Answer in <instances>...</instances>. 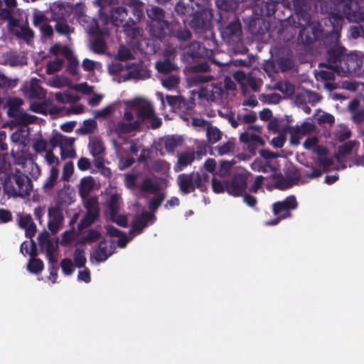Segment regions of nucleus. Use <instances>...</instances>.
<instances>
[{
  "label": "nucleus",
  "mask_w": 364,
  "mask_h": 364,
  "mask_svg": "<svg viewBox=\"0 0 364 364\" xmlns=\"http://www.w3.org/2000/svg\"><path fill=\"white\" fill-rule=\"evenodd\" d=\"M124 105L122 119L109 128L111 134L119 137L139 127L144 122L155 129L161 124V119L156 117L151 105L144 98L136 97L122 102Z\"/></svg>",
  "instance_id": "1"
},
{
  "label": "nucleus",
  "mask_w": 364,
  "mask_h": 364,
  "mask_svg": "<svg viewBox=\"0 0 364 364\" xmlns=\"http://www.w3.org/2000/svg\"><path fill=\"white\" fill-rule=\"evenodd\" d=\"M146 14L150 19V33L154 37L163 38L168 36L179 41H186L191 38L189 31L182 28L177 23H168L166 13L161 8L153 6L146 9Z\"/></svg>",
  "instance_id": "2"
},
{
  "label": "nucleus",
  "mask_w": 364,
  "mask_h": 364,
  "mask_svg": "<svg viewBox=\"0 0 364 364\" xmlns=\"http://www.w3.org/2000/svg\"><path fill=\"white\" fill-rule=\"evenodd\" d=\"M119 62L112 63L109 71L118 76V82L130 80H144L149 77V70L143 63H128L126 60L133 58V54L129 48L120 46L118 51Z\"/></svg>",
  "instance_id": "3"
},
{
  "label": "nucleus",
  "mask_w": 364,
  "mask_h": 364,
  "mask_svg": "<svg viewBox=\"0 0 364 364\" xmlns=\"http://www.w3.org/2000/svg\"><path fill=\"white\" fill-rule=\"evenodd\" d=\"M311 4L308 1L294 0V10L299 22L298 26L301 28L299 36L301 41L305 43H309L313 40L319 38L322 33L321 25L318 22H311V16L309 11Z\"/></svg>",
  "instance_id": "4"
},
{
  "label": "nucleus",
  "mask_w": 364,
  "mask_h": 364,
  "mask_svg": "<svg viewBox=\"0 0 364 364\" xmlns=\"http://www.w3.org/2000/svg\"><path fill=\"white\" fill-rule=\"evenodd\" d=\"M95 181L92 176L81 178L79 184V194L83 200V204L86 209V214L81 220L80 228H87L93 223L100 214V207L97 198H88L89 194L93 190Z\"/></svg>",
  "instance_id": "5"
},
{
  "label": "nucleus",
  "mask_w": 364,
  "mask_h": 364,
  "mask_svg": "<svg viewBox=\"0 0 364 364\" xmlns=\"http://www.w3.org/2000/svg\"><path fill=\"white\" fill-rule=\"evenodd\" d=\"M343 51V48L338 47L328 52L327 58L332 63H335L332 67L336 69L338 75L356 73L363 65L361 54L358 52H351L344 55Z\"/></svg>",
  "instance_id": "6"
},
{
  "label": "nucleus",
  "mask_w": 364,
  "mask_h": 364,
  "mask_svg": "<svg viewBox=\"0 0 364 364\" xmlns=\"http://www.w3.org/2000/svg\"><path fill=\"white\" fill-rule=\"evenodd\" d=\"M154 220V214L144 212L140 215H136L132 222V230L129 231V235L122 233L114 227L107 226L106 230L107 233L113 237L112 242L117 243L119 247L123 248L135 235L139 234L144 228L149 224L152 223Z\"/></svg>",
  "instance_id": "7"
},
{
  "label": "nucleus",
  "mask_w": 364,
  "mask_h": 364,
  "mask_svg": "<svg viewBox=\"0 0 364 364\" xmlns=\"http://www.w3.org/2000/svg\"><path fill=\"white\" fill-rule=\"evenodd\" d=\"M5 191L13 197L28 196L32 190L30 179L21 172H16L9 177L4 186Z\"/></svg>",
  "instance_id": "8"
},
{
  "label": "nucleus",
  "mask_w": 364,
  "mask_h": 364,
  "mask_svg": "<svg viewBox=\"0 0 364 364\" xmlns=\"http://www.w3.org/2000/svg\"><path fill=\"white\" fill-rule=\"evenodd\" d=\"M75 142L74 137L65 136L59 132H53L49 139V143L53 148H59L60 158L63 160L77 156Z\"/></svg>",
  "instance_id": "9"
},
{
  "label": "nucleus",
  "mask_w": 364,
  "mask_h": 364,
  "mask_svg": "<svg viewBox=\"0 0 364 364\" xmlns=\"http://www.w3.org/2000/svg\"><path fill=\"white\" fill-rule=\"evenodd\" d=\"M209 179V176L203 170L191 174H181L177 181L182 192L185 194L194 191L196 188H203L204 183Z\"/></svg>",
  "instance_id": "10"
},
{
  "label": "nucleus",
  "mask_w": 364,
  "mask_h": 364,
  "mask_svg": "<svg viewBox=\"0 0 364 364\" xmlns=\"http://www.w3.org/2000/svg\"><path fill=\"white\" fill-rule=\"evenodd\" d=\"M297 208V202L294 196H288L285 200L279 201L273 205V213L275 219L264 223L266 225H275L284 218L291 216L290 211Z\"/></svg>",
  "instance_id": "11"
},
{
  "label": "nucleus",
  "mask_w": 364,
  "mask_h": 364,
  "mask_svg": "<svg viewBox=\"0 0 364 364\" xmlns=\"http://www.w3.org/2000/svg\"><path fill=\"white\" fill-rule=\"evenodd\" d=\"M71 14H73L74 17L77 18L80 24L84 27L87 33H97L100 29V17L96 21L94 18H90L85 14L86 11L85 5L82 2L72 4Z\"/></svg>",
  "instance_id": "12"
},
{
  "label": "nucleus",
  "mask_w": 364,
  "mask_h": 364,
  "mask_svg": "<svg viewBox=\"0 0 364 364\" xmlns=\"http://www.w3.org/2000/svg\"><path fill=\"white\" fill-rule=\"evenodd\" d=\"M351 1H354V0H328L322 6L323 9H325L326 11H330L332 14L331 18L336 20V25H333V32L336 35L341 28V22L344 16L343 7L341 4H343V3H347L348 6L346 9L349 11ZM355 1H356L359 6L358 0H355Z\"/></svg>",
  "instance_id": "13"
},
{
  "label": "nucleus",
  "mask_w": 364,
  "mask_h": 364,
  "mask_svg": "<svg viewBox=\"0 0 364 364\" xmlns=\"http://www.w3.org/2000/svg\"><path fill=\"white\" fill-rule=\"evenodd\" d=\"M191 94L193 96L197 95L200 99H205L217 103L223 102V100L226 96V92L222 86L216 83L202 86L198 90H192Z\"/></svg>",
  "instance_id": "14"
},
{
  "label": "nucleus",
  "mask_w": 364,
  "mask_h": 364,
  "mask_svg": "<svg viewBox=\"0 0 364 364\" xmlns=\"http://www.w3.org/2000/svg\"><path fill=\"white\" fill-rule=\"evenodd\" d=\"M41 249L46 252L47 258L52 264H55L58 259V242L57 240L50 238L48 232H41L38 237Z\"/></svg>",
  "instance_id": "15"
},
{
  "label": "nucleus",
  "mask_w": 364,
  "mask_h": 364,
  "mask_svg": "<svg viewBox=\"0 0 364 364\" xmlns=\"http://www.w3.org/2000/svg\"><path fill=\"white\" fill-rule=\"evenodd\" d=\"M208 0H189V4L185 7V13L197 18L205 16V19L209 21L213 14L211 11L208 9Z\"/></svg>",
  "instance_id": "16"
},
{
  "label": "nucleus",
  "mask_w": 364,
  "mask_h": 364,
  "mask_svg": "<svg viewBox=\"0 0 364 364\" xmlns=\"http://www.w3.org/2000/svg\"><path fill=\"white\" fill-rule=\"evenodd\" d=\"M259 129L260 127L258 125H249L247 130L240 136V140L247 144V149L252 154H255L258 146L264 144V141L260 136L250 132V130L259 131Z\"/></svg>",
  "instance_id": "17"
},
{
  "label": "nucleus",
  "mask_w": 364,
  "mask_h": 364,
  "mask_svg": "<svg viewBox=\"0 0 364 364\" xmlns=\"http://www.w3.org/2000/svg\"><path fill=\"white\" fill-rule=\"evenodd\" d=\"M241 33V24L237 19L220 27L221 36L228 43L239 41Z\"/></svg>",
  "instance_id": "18"
},
{
  "label": "nucleus",
  "mask_w": 364,
  "mask_h": 364,
  "mask_svg": "<svg viewBox=\"0 0 364 364\" xmlns=\"http://www.w3.org/2000/svg\"><path fill=\"white\" fill-rule=\"evenodd\" d=\"M328 60H329L328 58ZM329 68L326 70H320L315 73L316 78L318 81L323 83V86L328 90H332L336 88V85L333 81L335 73H337L336 69L332 67L335 63L328 60Z\"/></svg>",
  "instance_id": "19"
},
{
  "label": "nucleus",
  "mask_w": 364,
  "mask_h": 364,
  "mask_svg": "<svg viewBox=\"0 0 364 364\" xmlns=\"http://www.w3.org/2000/svg\"><path fill=\"white\" fill-rule=\"evenodd\" d=\"M23 101L20 99L12 98L8 102L7 113L10 117H19L23 123L28 124L33 122V117L24 113L21 109Z\"/></svg>",
  "instance_id": "20"
},
{
  "label": "nucleus",
  "mask_w": 364,
  "mask_h": 364,
  "mask_svg": "<svg viewBox=\"0 0 364 364\" xmlns=\"http://www.w3.org/2000/svg\"><path fill=\"white\" fill-rule=\"evenodd\" d=\"M71 4L66 1H55L50 6L51 18L55 21H59L69 17L71 14Z\"/></svg>",
  "instance_id": "21"
},
{
  "label": "nucleus",
  "mask_w": 364,
  "mask_h": 364,
  "mask_svg": "<svg viewBox=\"0 0 364 364\" xmlns=\"http://www.w3.org/2000/svg\"><path fill=\"white\" fill-rule=\"evenodd\" d=\"M22 90L24 95L32 100H41L46 97L44 90L40 86L39 80L36 78L26 82Z\"/></svg>",
  "instance_id": "22"
},
{
  "label": "nucleus",
  "mask_w": 364,
  "mask_h": 364,
  "mask_svg": "<svg viewBox=\"0 0 364 364\" xmlns=\"http://www.w3.org/2000/svg\"><path fill=\"white\" fill-rule=\"evenodd\" d=\"M342 5L343 7V17H346L349 21L362 22L360 27L364 36V12L360 8V6H358L355 1H351L350 7L348 11L346 9L348 6L347 3H343Z\"/></svg>",
  "instance_id": "23"
},
{
  "label": "nucleus",
  "mask_w": 364,
  "mask_h": 364,
  "mask_svg": "<svg viewBox=\"0 0 364 364\" xmlns=\"http://www.w3.org/2000/svg\"><path fill=\"white\" fill-rule=\"evenodd\" d=\"M315 126L309 122L302 123L300 126H296L291 129L290 142L294 146H297L300 143V140L307 134L314 132Z\"/></svg>",
  "instance_id": "24"
},
{
  "label": "nucleus",
  "mask_w": 364,
  "mask_h": 364,
  "mask_svg": "<svg viewBox=\"0 0 364 364\" xmlns=\"http://www.w3.org/2000/svg\"><path fill=\"white\" fill-rule=\"evenodd\" d=\"M246 187V176L242 174H238L235 176L231 183L227 186V192L234 197L242 196L245 192Z\"/></svg>",
  "instance_id": "25"
},
{
  "label": "nucleus",
  "mask_w": 364,
  "mask_h": 364,
  "mask_svg": "<svg viewBox=\"0 0 364 364\" xmlns=\"http://www.w3.org/2000/svg\"><path fill=\"white\" fill-rule=\"evenodd\" d=\"M127 16V11L125 8L120 6L114 9L112 11L111 18L108 17V22L105 24L102 21L100 22V29L99 31L102 33L107 32V29H108V26L109 23L113 24L114 26H118L120 23H122L124 21H125Z\"/></svg>",
  "instance_id": "26"
},
{
  "label": "nucleus",
  "mask_w": 364,
  "mask_h": 364,
  "mask_svg": "<svg viewBox=\"0 0 364 364\" xmlns=\"http://www.w3.org/2000/svg\"><path fill=\"white\" fill-rule=\"evenodd\" d=\"M48 228L53 232H57L63 226V214L57 208H50L48 210Z\"/></svg>",
  "instance_id": "27"
},
{
  "label": "nucleus",
  "mask_w": 364,
  "mask_h": 364,
  "mask_svg": "<svg viewBox=\"0 0 364 364\" xmlns=\"http://www.w3.org/2000/svg\"><path fill=\"white\" fill-rule=\"evenodd\" d=\"M175 48L168 47L164 52L166 59L164 61H159L156 63V68L159 73H167L174 69V65L171 60V57L176 53Z\"/></svg>",
  "instance_id": "28"
},
{
  "label": "nucleus",
  "mask_w": 364,
  "mask_h": 364,
  "mask_svg": "<svg viewBox=\"0 0 364 364\" xmlns=\"http://www.w3.org/2000/svg\"><path fill=\"white\" fill-rule=\"evenodd\" d=\"M105 193L111 195L109 199L105 203V215L106 216L110 214L113 215L114 213L119 212L121 204L120 195L116 192L112 193L108 189L106 190Z\"/></svg>",
  "instance_id": "29"
},
{
  "label": "nucleus",
  "mask_w": 364,
  "mask_h": 364,
  "mask_svg": "<svg viewBox=\"0 0 364 364\" xmlns=\"http://www.w3.org/2000/svg\"><path fill=\"white\" fill-rule=\"evenodd\" d=\"M113 252V247L110 242L103 241L99 244L98 248L93 253L92 256L97 262H104L112 255Z\"/></svg>",
  "instance_id": "30"
},
{
  "label": "nucleus",
  "mask_w": 364,
  "mask_h": 364,
  "mask_svg": "<svg viewBox=\"0 0 364 364\" xmlns=\"http://www.w3.org/2000/svg\"><path fill=\"white\" fill-rule=\"evenodd\" d=\"M18 225L25 230L26 237H33L36 232V226L29 215H24L19 217Z\"/></svg>",
  "instance_id": "31"
},
{
  "label": "nucleus",
  "mask_w": 364,
  "mask_h": 364,
  "mask_svg": "<svg viewBox=\"0 0 364 364\" xmlns=\"http://www.w3.org/2000/svg\"><path fill=\"white\" fill-rule=\"evenodd\" d=\"M356 144L357 143L355 141H349L339 147L338 153L336 157L337 161L341 164V168L342 169L346 167L344 164V162L346 161V155L349 154L353 151Z\"/></svg>",
  "instance_id": "32"
},
{
  "label": "nucleus",
  "mask_w": 364,
  "mask_h": 364,
  "mask_svg": "<svg viewBox=\"0 0 364 364\" xmlns=\"http://www.w3.org/2000/svg\"><path fill=\"white\" fill-rule=\"evenodd\" d=\"M195 159V152L193 150H188L184 153L181 154L178 157V162L174 169L176 171H180L183 168L193 161Z\"/></svg>",
  "instance_id": "33"
},
{
  "label": "nucleus",
  "mask_w": 364,
  "mask_h": 364,
  "mask_svg": "<svg viewBox=\"0 0 364 364\" xmlns=\"http://www.w3.org/2000/svg\"><path fill=\"white\" fill-rule=\"evenodd\" d=\"M49 52L53 55H62L67 59L72 57L73 51L68 46H63L61 43H55L50 48Z\"/></svg>",
  "instance_id": "34"
},
{
  "label": "nucleus",
  "mask_w": 364,
  "mask_h": 364,
  "mask_svg": "<svg viewBox=\"0 0 364 364\" xmlns=\"http://www.w3.org/2000/svg\"><path fill=\"white\" fill-rule=\"evenodd\" d=\"M97 129V121L95 119H89L83 121L81 127L77 130V132L82 134H88L95 132Z\"/></svg>",
  "instance_id": "35"
},
{
  "label": "nucleus",
  "mask_w": 364,
  "mask_h": 364,
  "mask_svg": "<svg viewBox=\"0 0 364 364\" xmlns=\"http://www.w3.org/2000/svg\"><path fill=\"white\" fill-rule=\"evenodd\" d=\"M164 144L166 151L172 152L176 148L182 146L183 139L180 136H169L164 139Z\"/></svg>",
  "instance_id": "36"
},
{
  "label": "nucleus",
  "mask_w": 364,
  "mask_h": 364,
  "mask_svg": "<svg viewBox=\"0 0 364 364\" xmlns=\"http://www.w3.org/2000/svg\"><path fill=\"white\" fill-rule=\"evenodd\" d=\"M119 103H121V102H115V103L103 107L102 109L94 110L92 112V114L95 119L107 118L113 114V112L116 109L117 105Z\"/></svg>",
  "instance_id": "37"
},
{
  "label": "nucleus",
  "mask_w": 364,
  "mask_h": 364,
  "mask_svg": "<svg viewBox=\"0 0 364 364\" xmlns=\"http://www.w3.org/2000/svg\"><path fill=\"white\" fill-rule=\"evenodd\" d=\"M48 85L55 88H62L69 86L71 87L70 80L63 75H55L48 81Z\"/></svg>",
  "instance_id": "38"
},
{
  "label": "nucleus",
  "mask_w": 364,
  "mask_h": 364,
  "mask_svg": "<svg viewBox=\"0 0 364 364\" xmlns=\"http://www.w3.org/2000/svg\"><path fill=\"white\" fill-rule=\"evenodd\" d=\"M223 133L216 127L208 126L206 128V137L209 143L215 144L222 139Z\"/></svg>",
  "instance_id": "39"
},
{
  "label": "nucleus",
  "mask_w": 364,
  "mask_h": 364,
  "mask_svg": "<svg viewBox=\"0 0 364 364\" xmlns=\"http://www.w3.org/2000/svg\"><path fill=\"white\" fill-rule=\"evenodd\" d=\"M96 33H98L100 36L97 37L96 39H95L93 41L92 44V49L95 53H101L105 52V49H106L105 42V40H104L102 36L105 33L106 34L108 33V31H107V32L104 31L103 33H102L101 31H97Z\"/></svg>",
  "instance_id": "40"
},
{
  "label": "nucleus",
  "mask_w": 364,
  "mask_h": 364,
  "mask_svg": "<svg viewBox=\"0 0 364 364\" xmlns=\"http://www.w3.org/2000/svg\"><path fill=\"white\" fill-rule=\"evenodd\" d=\"M117 0H96L95 2L98 6L100 7L99 10V16L100 17V21L106 24L108 22V16L105 13L104 10L106 6L114 4Z\"/></svg>",
  "instance_id": "41"
},
{
  "label": "nucleus",
  "mask_w": 364,
  "mask_h": 364,
  "mask_svg": "<svg viewBox=\"0 0 364 364\" xmlns=\"http://www.w3.org/2000/svg\"><path fill=\"white\" fill-rule=\"evenodd\" d=\"M161 84L168 90H176L179 84V78L176 75H168L161 79Z\"/></svg>",
  "instance_id": "42"
},
{
  "label": "nucleus",
  "mask_w": 364,
  "mask_h": 364,
  "mask_svg": "<svg viewBox=\"0 0 364 364\" xmlns=\"http://www.w3.org/2000/svg\"><path fill=\"white\" fill-rule=\"evenodd\" d=\"M161 189L159 183L153 179L146 178L141 185V190L149 193H154Z\"/></svg>",
  "instance_id": "43"
},
{
  "label": "nucleus",
  "mask_w": 364,
  "mask_h": 364,
  "mask_svg": "<svg viewBox=\"0 0 364 364\" xmlns=\"http://www.w3.org/2000/svg\"><path fill=\"white\" fill-rule=\"evenodd\" d=\"M44 159L47 165L49 166L50 168H55L56 169H59L58 167L60 165V159L57 156L54 154L53 150L49 149L46 151L44 155Z\"/></svg>",
  "instance_id": "44"
},
{
  "label": "nucleus",
  "mask_w": 364,
  "mask_h": 364,
  "mask_svg": "<svg viewBox=\"0 0 364 364\" xmlns=\"http://www.w3.org/2000/svg\"><path fill=\"white\" fill-rule=\"evenodd\" d=\"M59 175V169L50 168V176L46 180L43 184V188L45 190H50L55 186Z\"/></svg>",
  "instance_id": "45"
},
{
  "label": "nucleus",
  "mask_w": 364,
  "mask_h": 364,
  "mask_svg": "<svg viewBox=\"0 0 364 364\" xmlns=\"http://www.w3.org/2000/svg\"><path fill=\"white\" fill-rule=\"evenodd\" d=\"M104 145L100 140L93 139L90 141L89 149L93 156L101 154L104 151Z\"/></svg>",
  "instance_id": "46"
},
{
  "label": "nucleus",
  "mask_w": 364,
  "mask_h": 364,
  "mask_svg": "<svg viewBox=\"0 0 364 364\" xmlns=\"http://www.w3.org/2000/svg\"><path fill=\"white\" fill-rule=\"evenodd\" d=\"M55 100L60 103H73L80 100V97L77 96L61 92H56L55 94Z\"/></svg>",
  "instance_id": "47"
},
{
  "label": "nucleus",
  "mask_w": 364,
  "mask_h": 364,
  "mask_svg": "<svg viewBox=\"0 0 364 364\" xmlns=\"http://www.w3.org/2000/svg\"><path fill=\"white\" fill-rule=\"evenodd\" d=\"M64 60L59 58H55L53 60H51L48 63L46 67V73L48 74H53L54 73L60 71L63 65Z\"/></svg>",
  "instance_id": "48"
},
{
  "label": "nucleus",
  "mask_w": 364,
  "mask_h": 364,
  "mask_svg": "<svg viewBox=\"0 0 364 364\" xmlns=\"http://www.w3.org/2000/svg\"><path fill=\"white\" fill-rule=\"evenodd\" d=\"M27 268L31 273L38 274L43 269V263L39 259L31 258L28 263Z\"/></svg>",
  "instance_id": "49"
},
{
  "label": "nucleus",
  "mask_w": 364,
  "mask_h": 364,
  "mask_svg": "<svg viewBox=\"0 0 364 364\" xmlns=\"http://www.w3.org/2000/svg\"><path fill=\"white\" fill-rule=\"evenodd\" d=\"M75 266L78 268L82 267L86 263L85 253L83 250L77 248L73 253Z\"/></svg>",
  "instance_id": "50"
},
{
  "label": "nucleus",
  "mask_w": 364,
  "mask_h": 364,
  "mask_svg": "<svg viewBox=\"0 0 364 364\" xmlns=\"http://www.w3.org/2000/svg\"><path fill=\"white\" fill-rule=\"evenodd\" d=\"M166 100L168 105L174 111L181 109L185 105L184 99L180 96H167Z\"/></svg>",
  "instance_id": "51"
},
{
  "label": "nucleus",
  "mask_w": 364,
  "mask_h": 364,
  "mask_svg": "<svg viewBox=\"0 0 364 364\" xmlns=\"http://www.w3.org/2000/svg\"><path fill=\"white\" fill-rule=\"evenodd\" d=\"M204 48L198 42L192 43L186 48V53L192 57H199L203 54Z\"/></svg>",
  "instance_id": "52"
},
{
  "label": "nucleus",
  "mask_w": 364,
  "mask_h": 364,
  "mask_svg": "<svg viewBox=\"0 0 364 364\" xmlns=\"http://www.w3.org/2000/svg\"><path fill=\"white\" fill-rule=\"evenodd\" d=\"M31 109L36 113L44 114L46 112V103L45 98L41 100H33L30 105Z\"/></svg>",
  "instance_id": "53"
},
{
  "label": "nucleus",
  "mask_w": 364,
  "mask_h": 364,
  "mask_svg": "<svg viewBox=\"0 0 364 364\" xmlns=\"http://www.w3.org/2000/svg\"><path fill=\"white\" fill-rule=\"evenodd\" d=\"M234 142L232 141H228L221 145L216 146L215 150L220 156H223L232 152L234 149Z\"/></svg>",
  "instance_id": "54"
},
{
  "label": "nucleus",
  "mask_w": 364,
  "mask_h": 364,
  "mask_svg": "<svg viewBox=\"0 0 364 364\" xmlns=\"http://www.w3.org/2000/svg\"><path fill=\"white\" fill-rule=\"evenodd\" d=\"M234 162L232 161H222L217 174L222 177L227 176L230 173V169L232 167Z\"/></svg>",
  "instance_id": "55"
},
{
  "label": "nucleus",
  "mask_w": 364,
  "mask_h": 364,
  "mask_svg": "<svg viewBox=\"0 0 364 364\" xmlns=\"http://www.w3.org/2000/svg\"><path fill=\"white\" fill-rule=\"evenodd\" d=\"M28 135V130L26 127H21L16 132H14L11 134V140L14 142H23L24 141L25 139L27 137Z\"/></svg>",
  "instance_id": "56"
},
{
  "label": "nucleus",
  "mask_w": 364,
  "mask_h": 364,
  "mask_svg": "<svg viewBox=\"0 0 364 364\" xmlns=\"http://www.w3.org/2000/svg\"><path fill=\"white\" fill-rule=\"evenodd\" d=\"M33 22L36 26L39 27L47 23V18L43 11L36 9L33 12Z\"/></svg>",
  "instance_id": "57"
},
{
  "label": "nucleus",
  "mask_w": 364,
  "mask_h": 364,
  "mask_svg": "<svg viewBox=\"0 0 364 364\" xmlns=\"http://www.w3.org/2000/svg\"><path fill=\"white\" fill-rule=\"evenodd\" d=\"M107 218L116 223L118 225L124 227L127 225L128 219L126 215L119 214V212L114 213L107 216Z\"/></svg>",
  "instance_id": "58"
},
{
  "label": "nucleus",
  "mask_w": 364,
  "mask_h": 364,
  "mask_svg": "<svg viewBox=\"0 0 364 364\" xmlns=\"http://www.w3.org/2000/svg\"><path fill=\"white\" fill-rule=\"evenodd\" d=\"M33 147L34 150L38 154H41L43 152L46 154V151L49 150L47 149L48 148L47 141L43 138L36 139L35 141V142L33 143Z\"/></svg>",
  "instance_id": "59"
},
{
  "label": "nucleus",
  "mask_w": 364,
  "mask_h": 364,
  "mask_svg": "<svg viewBox=\"0 0 364 364\" xmlns=\"http://www.w3.org/2000/svg\"><path fill=\"white\" fill-rule=\"evenodd\" d=\"M21 252L23 255H28L30 256H33L35 255V244L33 241L31 242H23L20 248Z\"/></svg>",
  "instance_id": "60"
},
{
  "label": "nucleus",
  "mask_w": 364,
  "mask_h": 364,
  "mask_svg": "<svg viewBox=\"0 0 364 364\" xmlns=\"http://www.w3.org/2000/svg\"><path fill=\"white\" fill-rule=\"evenodd\" d=\"M60 267L63 274L67 276L72 274L74 271V265L70 259H63L61 261Z\"/></svg>",
  "instance_id": "61"
},
{
  "label": "nucleus",
  "mask_w": 364,
  "mask_h": 364,
  "mask_svg": "<svg viewBox=\"0 0 364 364\" xmlns=\"http://www.w3.org/2000/svg\"><path fill=\"white\" fill-rule=\"evenodd\" d=\"M132 3L133 14L139 20L144 15L143 3L137 0H130Z\"/></svg>",
  "instance_id": "62"
},
{
  "label": "nucleus",
  "mask_w": 364,
  "mask_h": 364,
  "mask_svg": "<svg viewBox=\"0 0 364 364\" xmlns=\"http://www.w3.org/2000/svg\"><path fill=\"white\" fill-rule=\"evenodd\" d=\"M71 89L85 95H90L92 92L93 87L89 86L86 82H82L71 86Z\"/></svg>",
  "instance_id": "63"
},
{
  "label": "nucleus",
  "mask_w": 364,
  "mask_h": 364,
  "mask_svg": "<svg viewBox=\"0 0 364 364\" xmlns=\"http://www.w3.org/2000/svg\"><path fill=\"white\" fill-rule=\"evenodd\" d=\"M82 68L85 70L92 71L100 69L101 64L99 62L85 58L82 62Z\"/></svg>",
  "instance_id": "64"
}]
</instances>
